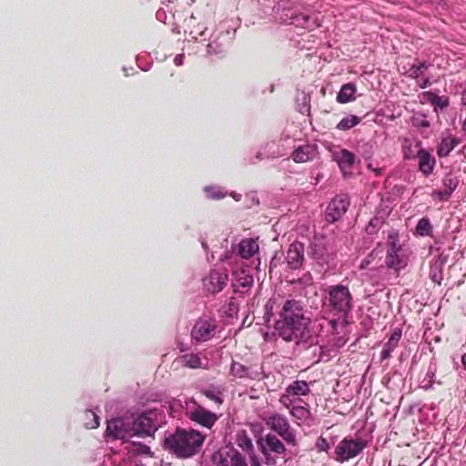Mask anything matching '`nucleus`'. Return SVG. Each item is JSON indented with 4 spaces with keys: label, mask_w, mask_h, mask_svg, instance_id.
Here are the masks:
<instances>
[{
    "label": "nucleus",
    "mask_w": 466,
    "mask_h": 466,
    "mask_svg": "<svg viewBox=\"0 0 466 466\" xmlns=\"http://www.w3.org/2000/svg\"><path fill=\"white\" fill-rule=\"evenodd\" d=\"M278 335L285 341L312 345L315 338L310 330V320L304 316L303 305L295 299L286 300L275 323Z\"/></svg>",
    "instance_id": "obj_1"
},
{
    "label": "nucleus",
    "mask_w": 466,
    "mask_h": 466,
    "mask_svg": "<svg viewBox=\"0 0 466 466\" xmlns=\"http://www.w3.org/2000/svg\"><path fill=\"white\" fill-rule=\"evenodd\" d=\"M324 307L334 319L330 320L332 326L339 320L345 321L354 307V299L350 288L341 283L330 285L326 289Z\"/></svg>",
    "instance_id": "obj_2"
},
{
    "label": "nucleus",
    "mask_w": 466,
    "mask_h": 466,
    "mask_svg": "<svg viewBox=\"0 0 466 466\" xmlns=\"http://www.w3.org/2000/svg\"><path fill=\"white\" fill-rule=\"evenodd\" d=\"M205 436L195 430L177 429L164 440V448L179 458H189L198 453L203 445Z\"/></svg>",
    "instance_id": "obj_3"
},
{
    "label": "nucleus",
    "mask_w": 466,
    "mask_h": 466,
    "mask_svg": "<svg viewBox=\"0 0 466 466\" xmlns=\"http://www.w3.org/2000/svg\"><path fill=\"white\" fill-rule=\"evenodd\" d=\"M258 445L265 457L266 464L273 466L277 463V456L286 453L284 443L274 434L267 433L258 440Z\"/></svg>",
    "instance_id": "obj_4"
},
{
    "label": "nucleus",
    "mask_w": 466,
    "mask_h": 466,
    "mask_svg": "<svg viewBox=\"0 0 466 466\" xmlns=\"http://www.w3.org/2000/svg\"><path fill=\"white\" fill-rule=\"evenodd\" d=\"M367 447V441L361 438L345 437L335 448L336 461L343 463L357 457Z\"/></svg>",
    "instance_id": "obj_5"
},
{
    "label": "nucleus",
    "mask_w": 466,
    "mask_h": 466,
    "mask_svg": "<svg viewBox=\"0 0 466 466\" xmlns=\"http://www.w3.org/2000/svg\"><path fill=\"white\" fill-rule=\"evenodd\" d=\"M264 420L268 428L276 432L289 445H297L295 431L291 428L289 421L285 415L273 413L265 418Z\"/></svg>",
    "instance_id": "obj_6"
},
{
    "label": "nucleus",
    "mask_w": 466,
    "mask_h": 466,
    "mask_svg": "<svg viewBox=\"0 0 466 466\" xmlns=\"http://www.w3.org/2000/svg\"><path fill=\"white\" fill-rule=\"evenodd\" d=\"M157 412L149 410L139 415L133 422L132 428L130 429V437H147L153 436L157 431L156 425Z\"/></svg>",
    "instance_id": "obj_7"
},
{
    "label": "nucleus",
    "mask_w": 466,
    "mask_h": 466,
    "mask_svg": "<svg viewBox=\"0 0 466 466\" xmlns=\"http://www.w3.org/2000/svg\"><path fill=\"white\" fill-rule=\"evenodd\" d=\"M212 461L216 466H248L246 458L234 448H224L215 452Z\"/></svg>",
    "instance_id": "obj_8"
},
{
    "label": "nucleus",
    "mask_w": 466,
    "mask_h": 466,
    "mask_svg": "<svg viewBox=\"0 0 466 466\" xmlns=\"http://www.w3.org/2000/svg\"><path fill=\"white\" fill-rule=\"evenodd\" d=\"M350 204V197L346 194L335 196L325 211V219L329 223H334L339 220L347 212Z\"/></svg>",
    "instance_id": "obj_9"
},
{
    "label": "nucleus",
    "mask_w": 466,
    "mask_h": 466,
    "mask_svg": "<svg viewBox=\"0 0 466 466\" xmlns=\"http://www.w3.org/2000/svg\"><path fill=\"white\" fill-rule=\"evenodd\" d=\"M216 320L209 318L198 319L192 330L191 337L197 341H207L215 335Z\"/></svg>",
    "instance_id": "obj_10"
},
{
    "label": "nucleus",
    "mask_w": 466,
    "mask_h": 466,
    "mask_svg": "<svg viewBox=\"0 0 466 466\" xmlns=\"http://www.w3.org/2000/svg\"><path fill=\"white\" fill-rule=\"evenodd\" d=\"M408 255L402 248L397 249H387L385 264L389 269L394 270L396 276L408 265Z\"/></svg>",
    "instance_id": "obj_11"
},
{
    "label": "nucleus",
    "mask_w": 466,
    "mask_h": 466,
    "mask_svg": "<svg viewBox=\"0 0 466 466\" xmlns=\"http://www.w3.org/2000/svg\"><path fill=\"white\" fill-rule=\"evenodd\" d=\"M415 148L417 149L416 159L418 160L419 170L427 177L432 173L436 159L429 151L421 147L420 142L415 144Z\"/></svg>",
    "instance_id": "obj_12"
},
{
    "label": "nucleus",
    "mask_w": 466,
    "mask_h": 466,
    "mask_svg": "<svg viewBox=\"0 0 466 466\" xmlns=\"http://www.w3.org/2000/svg\"><path fill=\"white\" fill-rule=\"evenodd\" d=\"M304 245L300 242H294L289 245L287 251L286 261L290 269L302 268L304 262Z\"/></svg>",
    "instance_id": "obj_13"
},
{
    "label": "nucleus",
    "mask_w": 466,
    "mask_h": 466,
    "mask_svg": "<svg viewBox=\"0 0 466 466\" xmlns=\"http://www.w3.org/2000/svg\"><path fill=\"white\" fill-rule=\"evenodd\" d=\"M188 417L192 421L208 429H211L218 420V416L215 413L206 410L201 406H198L189 412Z\"/></svg>",
    "instance_id": "obj_14"
},
{
    "label": "nucleus",
    "mask_w": 466,
    "mask_h": 466,
    "mask_svg": "<svg viewBox=\"0 0 466 466\" xmlns=\"http://www.w3.org/2000/svg\"><path fill=\"white\" fill-rule=\"evenodd\" d=\"M230 373L232 376L239 379L259 380V372L258 370L235 360L231 363Z\"/></svg>",
    "instance_id": "obj_15"
},
{
    "label": "nucleus",
    "mask_w": 466,
    "mask_h": 466,
    "mask_svg": "<svg viewBox=\"0 0 466 466\" xmlns=\"http://www.w3.org/2000/svg\"><path fill=\"white\" fill-rule=\"evenodd\" d=\"M334 159L337 161L344 175L351 173L352 167L356 160V157L352 152L348 149H341L334 154Z\"/></svg>",
    "instance_id": "obj_16"
},
{
    "label": "nucleus",
    "mask_w": 466,
    "mask_h": 466,
    "mask_svg": "<svg viewBox=\"0 0 466 466\" xmlns=\"http://www.w3.org/2000/svg\"><path fill=\"white\" fill-rule=\"evenodd\" d=\"M106 434L114 439L125 440L130 437V430L125 428L124 421L121 419H113L107 422Z\"/></svg>",
    "instance_id": "obj_17"
},
{
    "label": "nucleus",
    "mask_w": 466,
    "mask_h": 466,
    "mask_svg": "<svg viewBox=\"0 0 466 466\" xmlns=\"http://www.w3.org/2000/svg\"><path fill=\"white\" fill-rule=\"evenodd\" d=\"M461 144V139L449 134L442 137L440 145L437 147V155L439 157H445Z\"/></svg>",
    "instance_id": "obj_18"
},
{
    "label": "nucleus",
    "mask_w": 466,
    "mask_h": 466,
    "mask_svg": "<svg viewBox=\"0 0 466 466\" xmlns=\"http://www.w3.org/2000/svg\"><path fill=\"white\" fill-rule=\"evenodd\" d=\"M315 155V147L311 145H303L297 147L291 157L296 163H305L312 160Z\"/></svg>",
    "instance_id": "obj_19"
},
{
    "label": "nucleus",
    "mask_w": 466,
    "mask_h": 466,
    "mask_svg": "<svg viewBox=\"0 0 466 466\" xmlns=\"http://www.w3.org/2000/svg\"><path fill=\"white\" fill-rule=\"evenodd\" d=\"M357 86L354 83H347L341 86L336 100L339 104H347L356 99Z\"/></svg>",
    "instance_id": "obj_20"
},
{
    "label": "nucleus",
    "mask_w": 466,
    "mask_h": 466,
    "mask_svg": "<svg viewBox=\"0 0 466 466\" xmlns=\"http://www.w3.org/2000/svg\"><path fill=\"white\" fill-rule=\"evenodd\" d=\"M258 251V244L253 238H245L238 244V254L242 258L248 259Z\"/></svg>",
    "instance_id": "obj_21"
},
{
    "label": "nucleus",
    "mask_w": 466,
    "mask_h": 466,
    "mask_svg": "<svg viewBox=\"0 0 466 466\" xmlns=\"http://www.w3.org/2000/svg\"><path fill=\"white\" fill-rule=\"evenodd\" d=\"M400 338L401 331L400 329H395L391 333L389 340L384 344L381 350L380 358L382 360H387L391 356V352L398 347Z\"/></svg>",
    "instance_id": "obj_22"
},
{
    "label": "nucleus",
    "mask_w": 466,
    "mask_h": 466,
    "mask_svg": "<svg viewBox=\"0 0 466 466\" xmlns=\"http://www.w3.org/2000/svg\"><path fill=\"white\" fill-rule=\"evenodd\" d=\"M228 276L223 273H219L217 271H213L209 276V285L208 289L212 293L220 292L227 285Z\"/></svg>",
    "instance_id": "obj_23"
},
{
    "label": "nucleus",
    "mask_w": 466,
    "mask_h": 466,
    "mask_svg": "<svg viewBox=\"0 0 466 466\" xmlns=\"http://www.w3.org/2000/svg\"><path fill=\"white\" fill-rule=\"evenodd\" d=\"M286 392L293 397L306 396L310 392V389L307 381L295 380L286 388Z\"/></svg>",
    "instance_id": "obj_24"
},
{
    "label": "nucleus",
    "mask_w": 466,
    "mask_h": 466,
    "mask_svg": "<svg viewBox=\"0 0 466 466\" xmlns=\"http://www.w3.org/2000/svg\"><path fill=\"white\" fill-rule=\"evenodd\" d=\"M181 367L198 369L202 368L201 359L197 354H185L176 359Z\"/></svg>",
    "instance_id": "obj_25"
},
{
    "label": "nucleus",
    "mask_w": 466,
    "mask_h": 466,
    "mask_svg": "<svg viewBox=\"0 0 466 466\" xmlns=\"http://www.w3.org/2000/svg\"><path fill=\"white\" fill-rule=\"evenodd\" d=\"M360 121H361L360 117L354 116V115H350V116L343 117L337 124L336 128L339 130H341V131H347V130H350V128L356 127L357 125H359L360 123Z\"/></svg>",
    "instance_id": "obj_26"
},
{
    "label": "nucleus",
    "mask_w": 466,
    "mask_h": 466,
    "mask_svg": "<svg viewBox=\"0 0 466 466\" xmlns=\"http://www.w3.org/2000/svg\"><path fill=\"white\" fill-rule=\"evenodd\" d=\"M416 233L420 237L432 236L433 228L428 218H420L416 226Z\"/></svg>",
    "instance_id": "obj_27"
},
{
    "label": "nucleus",
    "mask_w": 466,
    "mask_h": 466,
    "mask_svg": "<svg viewBox=\"0 0 466 466\" xmlns=\"http://www.w3.org/2000/svg\"><path fill=\"white\" fill-rule=\"evenodd\" d=\"M127 449L129 453H132L134 455H146V456H152V453L150 451V448L147 446L146 444L131 441L127 446Z\"/></svg>",
    "instance_id": "obj_28"
},
{
    "label": "nucleus",
    "mask_w": 466,
    "mask_h": 466,
    "mask_svg": "<svg viewBox=\"0 0 466 466\" xmlns=\"http://www.w3.org/2000/svg\"><path fill=\"white\" fill-rule=\"evenodd\" d=\"M290 414L292 417L298 420H300L301 422H306L311 415L309 410L303 406H293L290 409Z\"/></svg>",
    "instance_id": "obj_29"
},
{
    "label": "nucleus",
    "mask_w": 466,
    "mask_h": 466,
    "mask_svg": "<svg viewBox=\"0 0 466 466\" xmlns=\"http://www.w3.org/2000/svg\"><path fill=\"white\" fill-rule=\"evenodd\" d=\"M309 254L313 259L317 260L319 263H323L326 261L325 249L320 244H318L317 242L311 244L310 251L309 252Z\"/></svg>",
    "instance_id": "obj_30"
},
{
    "label": "nucleus",
    "mask_w": 466,
    "mask_h": 466,
    "mask_svg": "<svg viewBox=\"0 0 466 466\" xmlns=\"http://www.w3.org/2000/svg\"><path fill=\"white\" fill-rule=\"evenodd\" d=\"M85 421L84 424L87 429H96L99 426V417L96 412L91 410L85 411Z\"/></svg>",
    "instance_id": "obj_31"
},
{
    "label": "nucleus",
    "mask_w": 466,
    "mask_h": 466,
    "mask_svg": "<svg viewBox=\"0 0 466 466\" xmlns=\"http://www.w3.org/2000/svg\"><path fill=\"white\" fill-rule=\"evenodd\" d=\"M429 102L436 107H440L441 109H444L449 106V98L447 96H441L436 94L428 93Z\"/></svg>",
    "instance_id": "obj_32"
},
{
    "label": "nucleus",
    "mask_w": 466,
    "mask_h": 466,
    "mask_svg": "<svg viewBox=\"0 0 466 466\" xmlns=\"http://www.w3.org/2000/svg\"><path fill=\"white\" fill-rule=\"evenodd\" d=\"M430 66V64H427L424 61L412 65L409 70L410 76L411 78L418 79L426 70H428Z\"/></svg>",
    "instance_id": "obj_33"
},
{
    "label": "nucleus",
    "mask_w": 466,
    "mask_h": 466,
    "mask_svg": "<svg viewBox=\"0 0 466 466\" xmlns=\"http://www.w3.org/2000/svg\"><path fill=\"white\" fill-rule=\"evenodd\" d=\"M458 186V180L451 175H447L442 179V188L452 194Z\"/></svg>",
    "instance_id": "obj_34"
},
{
    "label": "nucleus",
    "mask_w": 466,
    "mask_h": 466,
    "mask_svg": "<svg viewBox=\"0 0 466 466\" xmlns=\"http://www.w3.org/2000/svg\"><path fill=\"white\" fill-rule=\"evenodd\" d=\"M237 443L243 451H252L253 450L252 441L246 434L238 435Z\"/></svg>",
    "instance_id": "obj_35"
},
{
    "label": "nucleus",
    "mask_w": 466,
    "mask_h": 466,
    "mask_svg": "<svg viewBox=\"0 0 466 466\" xmlns=\"http://www.w3.org/2000/svg\"><path fill=\"white\" fill-rule=\"evenodd\" d=\"M201 394L206 396L208 400L214 401L218 407L223 403V399L219 396V393L213 390H201Z\"/></svg>",
    "instance_id": "obj_36"
},
{
    "label": "nucleus",
    "mask_w": 466,
    "mask_h": 466,
    "mask_svg": "<svg viewBox=\"0 0 466 466\" xmlns=\"http://www.w3.org/2000/svg\"><path fill=\"white\" fill-rule=\"evenodd\" d=\"M388 249H397L402 248L399 243V234L396 231H391L388 236Z\"/></svg>",
    "instance_id": "obj_37"
},
{
    "label": "nucleus",
    "mask_w": 466,
    "mask_h": 466,
    "mask_svg": "<svg viewBox=\"0 0 466 466\" xmlns=\"http://www.w3.org/2000/svg\"><path fill=\"white\" fill-rule=\"evenodd\" d=\"M294 24L297 25H300L303 27H309L308 23L309 21V16L304 14L297 15L293 17Z\"/></svg>",
    "instance_id": "obj_38"
},
{
    "label": "nucleus",
    "mask_w": 466,
    "mask_h": 466,
    "mask_svg": "<svg viewBox=\"0 0 466 466\" xmlns=\"http://www.w3.org/2000/svg\"><path fill=\"white\" fill-rule=\"evenodd\" d=\"M451 194L448 193L445 189L441 188L433 192V197L439 200H448Z\"/></svg>",
    "instance_id": "obj_39"
},
{
    "label": "nucleus",
    "mask_w": 466,
    "mask_h": 466,
    "mask_svg": "<svg viewBox=\"0 0 466 466\" xmlns=\"http://www.w3.org/2000/svg\"><path fill=\"white\" fill-rule=\"evenodd\" d=\"M316 447L319 451H327L329 445L325 438L319 437L317 441Z\"/></svg>",
    "instance_id": "obj_40"
},
{
    "label": "nucleus",
    "mask_w": 466,
    "mask_h": 466,
    "mask_svg": "<svg viewBox=\"0 0 466 466\" xmlns=\"http://www.w3.org/2000/svg\"><path fill=\"white\" fill-rule=\"evenodd\" d=\"M379 219L377 218H372L369 225L366 227V231L369 234H373L377 231Z\"/></svg>",
    "instance_id": "obj_41"
},
{
    "label": "nucleus",
    "mask_w": 466,
    "mask_h": 466,
    "mask_svg": "<svg viewBox=\"0 0 466 466\" xmlns=\"http://www.w3.org/2000/svg\"><path fill=\"white\" fill-rule=\"evenodd\" d=\"M290 397H292L291 394H289L288 392L285 391V393L282 394L279 398V402L287 409H289L292 403Z\"/></svg>",
    "instance_id": "obj_42"
},
{
    "label": "nucleus",
    "mask_w": 466,
    "mask_h": 466,
    "mask_svg": "<svg viewBox=\"0 0 466 466\" xmlns=\"http://www.w3.org/2000/svg\"><path fill=\"white\" fill-rule=\"evenodd\" d=\"M208 197L214 199H221L224 198V194L219 190H216L215 188H206Z\"/></svg>",
    "instance_id": "obj_43"
},
{
    "label": "nucleus",
    "mask_w": 466,
    "mask_h": 466,
    "mask_svg": "<svg viewBox=\"0 0 466 466\" xmlns=\"http://www.w3.org/2000/svg\"><path fill=\"white\" fill-rule=\"evenodd\" d=\"M416 151L417 149L415 147L414 149L412 147H409L404 153L405 158H416Z\"/></svg>",
    "instance_id": "obj_44"
},
{
    "label": "nucleus",
    "mask_w": 466,
    "mask_h": 466,
    "mask_svg": "<svg viewBox=\"0 0 466 466\" xmlns=\"http://www.w3.org/2000/svg\"><path fill=\"white\" fill-rule=\"evenodd\" d=\"M250 466H261L260 460L254 454L250 456Z\"/></svg>",
    "instance_id": "obj_45"
},
{
    "label": "nucleus",
    "mask_w": 466,
    "mask_h": 466,
    "mask_svg": "<svg viewBox=\"0 0 466 466\" xmlns=\"http://www.w3.org/2000/svg\"><path fill=\"white\" fill-rule=\"evenodd\" d=\"M431 85V82L429 78H425L421 83L419 84L420 88H426Z\"/></svg>",
    "instance_id": "obj_46"
},
{
    "label": "nucleus",
    "mask_w": 466,
    "mask_h": 466,
    "mask_svg": "<svg viewBox=\"0 0 466 466\" xmlns=\"http://www.w3.org/2000/svg\"><path fill=\"white\" fill-rule=\"evenodd\" d=\"M418 126L428 128L430 127L431 124L427 119H421L420 122H418Z\"/></svg>",
    "instance_id": "obj_47"
},
{
    "label": "nucleus",
    "mask_w": 466,
    "mask_h": 466,
    "mask_svg": "<svg viewBox=\"0 0 466 466\" xmlns=\"http://www.w3.org/2000/svg\"><path fill=\"white\" fill-rule=\"evenodd\" d=\"M277 267V257L274 256L270 261L269 272L272 271L273 268Z\"/></svg>",
    "instance_id": "obj_48"
},
{
    "label": "nucleus",
    "mask_w": 466,
    "mask_h": 466,
    "mask_svg": "<svg viewBox=\"0 0 466 466\" xmlns=\"http://www.w3.org/2000/svg\"><path fill=\"white\" fill-rule=\"evenodd\" d=\"M461 364L463 369L466 370V353L462 354L461 356Z\"/></svg>",
    "instance_id": "obj_49"
},
{
    "label": "nucleus",
    "mask_w": 466,
    "mask_h": 466,
    "mask_svg": "<svg viewBox=\"0 0 466 466\" xmlns=\"http://www.w3.org/2000/svg\"><path fill=\"white\" fill-rule=\"evenodd\" d=\"M461 104L462 105H466V90H464L462 92V95H461Z\"/></svg>",
    "instance_id": "obj_50"
},
{
    "label": "nucleus",
    "mask_w": 466,
    "mask_h": 466,
    "mask_svg": "<svg viewBox=\"0 0 466 466\" xmlns=\"http://www.w3.org/2000/svg\"><path fill=\"white\" fill-rule=\"evenodd\" d=\"M369 168L370 169H372L378 176L380 175V169H377V168H372L371 167V165H369Z\"/></svg>",
    "instance_id": "obj_51"
},
{
    "label": "nucleus",
    "mask_w": 466,
    "mask_h": 466,
    "mask_svg": "<svg viewBox=\"0 0 466 466\" xmlns=\"http://www.w3.org/2000/svg\"><path fill=\"white\" fill-rule=\"evenodd\" d=\"M463 128L466 130V117H465V120H464V123H463Z\"/></svg>",
    "instance_id": "obj_52"
}]
</instances>
